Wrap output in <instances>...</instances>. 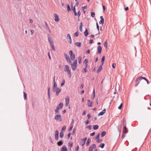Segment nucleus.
Masks as SVG:
<instances>
[{
  "label": "nucleus",
  "mask_w": 151,
  "mask_h": 151,
  "mask_svg": "<svg viewBox=\"0 0 151 151\" xmlns=\"http://www.w3.org/2000/svg\"><path fill=\"white\" fill-rule=\"evenodd\" d=\"M65 79H63V80L60 86H63L64 85V84H65Z\"/></svg>",
  "instance_id": "obj_46"
},
{
  "label": "nucleus",
  "mask_w": 151,
  "mask_h": 151,
  "mask_svg": "<svg viewBox=\"0 0 151 151\" xmlns=\"http://www.w3.org/2000/svg\"><path fill=\"white\" fill-rule=\"evenodd\" d=\"M67 11L68 12H69L71 11L70 7L68 4H67Z\"/></svg>",
  "instance_id": "obj_38"
},
{
  "label": "nucleus",
  "mask_w": 151,
  "mask_h": 151,
  "mask_svg": "<svg viewBox=\"0 0 151 151\" xmlns=\"http://www.w3.org/2000/svg\"><path fill=\"white\" fill-rule=\"evenodd\" d=\"M88 34V30L87 29H86L85 31L84 32V35L85 37H86Z\"/></svg>",
  "instance_id": "obj_28"
},
{
  "label": "nucleus",
  "mask_w": 151,
  "mask_h": 151,
  "mask_svg": "<svg viewBox=\"0 0 151 151\" xmlns=\"http://www.w3.org/2000/svg\"><path fill=\"white\" fill-rule=\"evenodd\" d=\"M139 79L141 80L142 79H143L147 81V84H149V82L148 80L145 77H143L142 76H140L138 77V79Z\"/></svg>",
  "instance_id": "obj_15"
},
{
  "label": "nucleus",
  "mask_w": 151,
  "mask_h": 151,
  "mask_svg": "<svg viewBox=\"0 0 151 151\" xmlns=\"http://www.w3.org/2000/svg\"><path fill=\"white\" fill-rule=\"evenodd\" d=\"M103 65H102V64L99 67L98 70H97V73H99L101 70L102 69V66Z\"/></svg>",
  "instance_id": "obj_20"
},
{
  "label": "nucleus",
  "mask_w": 151,
  "mask_h": 151,
  "mask_svg": "<svg viewBox=\"0 0 151 151\" xmlns=\"http://www.w3.org/2000/svg\"><path fill=\"white\" fill-rule=\"evenodd\" d=\"M91 139L89 138H88V139L86 143V145L87 146H88L89 145V143L91 142Z\"/></svg>",
  "instance_id": "obj_33"
},
{
  "label": "nucleus",
  "mask_w": 151,
  "mask_h": 151,
  "mask_svg": "<svg viewBox=\"0 0 151 151\" xmlns=\"http://www.w3.org/2000/svg\"><path fill=\"white\" fill-rule=\"evenodd\" d=\"M71 66L73 70L75 71L76 70L77 65H73V64H72L71 65Z\"/></svg>",
  "instance_id": "obj_23"
},
{
  "label": "nucleus",
  "mask_w": 151,
  "mask_h": 151,
  "mask_svg": "<svg viewBox=\"0 0 151 151\" xmlns=\"http://www.w3.org/2000/svg\"><path fill=\"white\" fill-rule=\"evenodd\" d=\"M78 34H78V31H77L74 34V36L75 37H77L78 36Z\"/></svg>",
  "instance_id": "obj_48"
},
{
  "label": "nucleus",
  "mask_w": 151,
  "mask_h": 151,
  "mask_svg": "<svg viewBox=\"0 0 151 151\" xmlns=\"http://www.w3.org/2000/svg\"><path fill=\"white\" fill-rule=\"evenodd\" d=\"M63 104L62 102L60 103L59 105L57 106V107L59 109H61L63 106Z\"/></svg>",
  "instance_id": "obj_16"
},
{
  "label": "nucleus",
  "mask_w": 151,
  "mask_h": 151,
  "mask_svg": "<svg viewBox=\"0 0 151 151\" xmlns=\"http://www.w3.org/2000/svg\"><path fill=\"white\" fill-rule=\"evenodd\" d=\"M65 58L67 61L70 60L69 57L68 56H66Z\"/></svg>",
  "instance_id": "obj_57"
},
{
  "label": "nucleus",
  "mask_w": 151,
  "mask_h": 151,
  "mask_svg": "<svg viewBox=\"0 0 151 151\" xmlns=\"http://www.w3.org/2000/svg\"><path fill=\"white\" fill-rule=\"evenodd\" d=\"M66 37L68 39H69V43H71L72 42V40L71 37L69 34H67Z\"/></svg>",
  "instance_id": "obj_11"
},
{
  "label": "nucleus",
  "mask_w": 151,
  "mask_h": 151,
  "mask_svg": "<svg viewBox=\"0 0 151 151\" xmlns=\"http://www.w3.org/2000/svg\"><path fill=\"white\" fill-rule=\"evenodd\" d=\"M71 134V133L70 132H69L68 134H67V138L68 139H69L70 138Z\"/></svg>",
  "instance_id": "obj_58"
},
{
  "label": "nucleus",
  "mask_w": 151,
  "mask_h": 151,
  "mask_svg": "<svg viewBox=\"0 0 151 151\" xmlns=\"http://www.w3.org/2000/svg\"><path fill=\"white\" fill-rule=\"evenodd\" d=\"M100 18L101 19V20L99 22V24H103L104 23V19L103 18L102 16H100Z\"/></svg>",
  "instance_id": "obj_9"
},
{
  "label": "nucleus",
  "mask_w": 151,
  "mask_h": 151,
  "mask_svg": "<svg viewBox=\"0 0 151 151\" xmlns=\"http://www.w3.org/2000/svg\"><path fill=\"white\" fill-rule=\"evenodd\" d=\"M99 128V126L98 125H94L93 126V128L94 130H96Z\"/></svg>",
  "instance_id": "obj_32"
},
{
  "label": "nucleus",
  "mask_w": 151,
  "mask_h": 151,
  "mask_svg": "<svg viewBox=\"0 0 151 151\" xmlns=\"http://www.w3.org/2000/svg\"><path fill=\"white\" fill-rule=\"evenodd\" d=\"M128 132V130L125 125L124 127L122 133H127Z\"/></svg>",
  "instance_id": "obj_8"
},
{
  "label": "nucleus",
  "mask_w": 151,
  "mask_h": 151,
  "mask_svg": "<svg viewBox=\"0 0 151 151\" xmlns=\"http://www.w3.org/2000/svg\"><path fill=\"white\" fill-rule=\"evenodd\" d=\"M64 70L65 72H67L69 77L70 78L72 76L70 70L69 69V66L67 65H65L64 68Z\"/></svg>",
  "instance_id": "obj_1"
},
{
  "label": "nucleus",
  "mask_w": 151,
  "mask_h": 151,
  "mask_svg": "<svg viewBox=\"0 0 151 151\" xmlns=\"http://www.w3.org/2000/svg\"><path fill=\"white\" fill-rule=\"evenodd\" d=\"M102 140L100 139L99 138L98 139L97 141V142L99 143H101V142H102Z\"/></svg>",
  "instance_id": "obj_53"
},
{
  "label": "nucleus",
  "mask_w": 151,
  "mask_h": 151,
  "mask_svg": "<svg viewBox=\"0 0 151 151\" xmlns=\"http://www.w3.org/2000/svg\"><path fill=\"white\" fill-rule=\"evenodd\" d=\"M45 25L46 26V30H48L49 31L50 33H51V31H50V29H49V28L48 26L47 23L46 22H45Z\"/></svg>",
  "instance_id": "obj_25"
},
{
  "label": "nucleus",
  "mask_w": 151,
  "mask_h": 151,
  "mask_svg": "<svg viewBox=\"0 0 151 151\" xmlns=\"http://www.w3.org/2000/svg\"><path fill=\"white\" fill-rule=\"evenodd\" d=\"M141 80L140 79H138V77L136 80L135 81L136 82L135 85V87H137L139 84V83L140 81Z\"/></svg>",
  "instance_id": "obj_18"
},
{
  "label": "nucleus",
  "mask_w": 151,
  "mask_h": 151,
  "mask_svg": "<svg viewBox=\"0 0 151 151\" xmlns=\"http://www.w3.org/2000/svg\"><path fill=\"white\" fill-rule=\"evenodd\" d=\"M54 16L55 17V22H58L60 19L58 15L57 14H55Z\"/></svg>",
  "instance_id": "obj_12"
},
{
  "label": "nucleus",
  "mask_w": 151,
  "mask_h": 151,
  "mask_svg": "<svg viewBox=\"0 0 151 151\" xmlns=\"http://www.w3.org/2000/svg\"><path fill=\"white\" fill-rule=\"evenodd\" d=\"M73 125H70V126L69 128V131H70L72 129L73 127Z\"/></svg>",
  "instance_id": "obj_60"
},
{
  "label": "nucleus",
  "mask_w": 151,
  "mask_h": 151,
  "mask_svg": "<svg viewBox=\"0 0 151 151\" xmlns=\"http://www.w3.org/2000/svg\"><path fill=\"white\" fill-rule=\"evenodd\" d=\"M87 68H84L82 71V72L83 73H86L87 72Z\"/></svg>",
  "instance_id": "obj_43"
},
{
  "label": "nucleus",
  "mask_w": 151,
  "mask_h": 151,
  "mask_svg": "<svg viewBox=\"0 0 151 151\" xmlns=\"http://www.w3.org/2000/svg\"><path fill=\"white\" fill-rule=\"evenodd\" d=\"M82 8L83 10H84V9H87V6H82Z\"/></svg>",
  "instance_id": "obj_61"
},
{
  "label": "nucleus",
  "mask_w": 151,
  "mask_h": 151,
  "mask_svg": "<svg viewBox=\"0 0 151 151\" xmlns=\"http://www.w3.org/2000/svg\"><path fill=\"white\" fill-rule=\"evenodd\" d=\"M49 139L50 142H51L52 143H53V141H52V137H51V136H50V137H49Z\"/></svg>",
  "instance_id": "obj_56"
},
{
  "label": "nucleus",
  "mask_w": 151,
  "mask_h": 151,
  "mask_svg": "<svg viewBox=\"0 0 151 151\" xmlns=\"http://www.w3.org/2000/svg\"><path fill=\"white\" fill-rule=\"evenodd\" d=\"M87 139V138L86 137H85L84 139H81V145L82 146H83L85 144V142L86 140Z\"/></svg>",
  "instance_id": "obj_6"
},
{
  "label": "nucleus",
  "mask_w": 151,
  "mask_h": 151,
  "mask_svg": "<svg viewBox=\"0 0 151 151\" xmlns=\"http://www.w3.org/2000/svg\"><path fill=\"white\" fill-rule=\"evenodd\" d=\"M55 139L56 141H57L59 138V132L58 130H56L55 131Z\"/></svg>",
  "instance_id": "obj_5"
},
{
  "label": "nucleus",
  "mask_w": 151,
  "mask_h": 151,
  "mask_svg": "<svg viewBox=\"0 0 151 151\" xmlns=\"http://www.w3.org/2000/svg\"><path fill=\"white\" fill-rule=\"evenodd\" d=\"M105 146V144L104 143H101L100 144V145L99 146L100 147H101V148H103L104 147V146Z\"/></svg>",
  "instance_id": "obj_47"
},
{
  "label": "nucleus",
  "mask_w": 151,
  "mask_h": 151,
  "mask_svg": "<svg viewBox=\"0 0 151 151\" xmlns=\"http://www.w3.org/2000/svg\"><path fill=\"white\" fill-rule=\"evenodd\" d=\"M65 103H69V99L68 97L67 98H66L65 99Z\"/></svg>",
  "instance_id": "obj_37"
},
{
  "label": "nucleus",
  "mask_w": 151,
  "mask_h": 151,
  "mask_svg": "<svg viewBox=\"0 0 151 151\" xmlns=\"http://www.w3.org/2000/svg\"><path fill=\"white\" fill-rule=\"evenodd\" d=\"M91 16L93 18L95 17V13L93 12L92 11L91 12Z\"/></svg>",
  "instance_id": "obj_39"
},
{
  "label": "nucleus",
  "mask_w": 151,
  "mask_h": 151,
  "mask_svg": "<svg viewBox=\"0 0 151 151\" xmlns=\"http://www.w3.org/2000/svg\"><path fill=\"white\" fill-rule=\"evenodd\" d=\"M88 101V107H91L92 106V104L93 102L92 101H91L90 100H87Z\"/></svg>",
  "instance_id": "obj_21"
},
{
  "label": "nucleus",
  "mask_w": 151,
  "mask_h": 151,
  "mask_svg": "<svg viewBox=\"0 0 151 151\" xmlns=\"http://www.w3.org/2000/svg\"><path fill=\"white\" fill-rule=\"evenodd\" d=\"M55 119L57 121H59L60 122L62 121V119L61 116L60 115H56L54 117Z\"/></svg>",
  "instance_id": "obj_3"
},
{
  "label": "nucleus",
  "mask_w": 151,
  "mask_h": 151,
  "mask_svg": "<svg viewBox=\"0 0 151 151\" xmlns=\"http://www.w3.org/2000/svg\"><path fill=\"white\" fill-rule=\"evenodd\" d=\"M69 55L70 56V57L71 60H75V54L73 53L72 50H70L69 52Z\"/></svg>",
  "instance_id": "obj_2"
},
{
  "label": "nucleus",
  "mask_w": 151,
  "mask_h": 151,
  "mask_svg": "<svg viewBox=\"0 0 151 151\" xmlns=\"http://www.w3.org/2000/svg\"><path fill=\"white\" fill-rule=\"evenodd\" d=\"M116 66V64L115 63H114L112 65V67L113 68H115Z\"/></svg>",
  "instance_id": "obj_59"
},
{
  "label": "nucleus",
  "mask_w": 151,
  "mask_h": 151,
  "mask_svg": "<svg viewBox=\"0 0 151 151\" xmlns=\"http://www.w3.org/2000/svg\"><path fill=\"white\" fill-rule=\"evenodd\" d=\"M82 26H83V24H82V22H81L80 24V26H79V29H80V31L81 32H82Z\"/></svg>",
  "instance_id": "obj_36"
},
{
  "label": "nucleus",
  "mask_w": 151,
  "mask_h": 151,
  "mask_svg": "<svg viewBox=\"0 0 151 151\" xmlns=\"http://www.w3.org/2000/svg\"><path fill=\"white\" fill-rule=\"evenodd\" d=\"M98 49V53L99 54H101L102 50V47L100 46H98L97 47Z\"/></svg>",
  "instance_id": "obj_13"
},
{
  "label": "nucleus",
  "mask_w": 151,
  "mask_h": 151,
  "mask_svg": "<svg viewBox=\"0 0 151 151\" xmlns=\"http://www.w3.org/2000/svg\"><path fill=\"white\" fill-rule=\"evenodd\" d=\"M81 43L80 42H76L75 43V45L78 47H80L81 46Z\"/></svg>",
  "instance_id": "obj_29"
},
{
  "label": "nucleus",
  "mask_w": 151,
  "mask_h": 151,
  "mask_svg": "<svg viewBox=\"0 0 151 151\" xmlns=\"http://www.w3.org/2000/svg\"><path fill=\"white\" fill-rule=\"evenodd\" d=\"M75 132H76L75 128H74L73 129V132H72V134L74 135V133Z\"/></svg>",
  "instance_id": "obj_63"
},
{
  "label": "nucleus",
  "mask_w": 151,
  "mask_h": 151,
  "mask_svg": "<svg viewBox=\"0 0 151 151\" xmlns=\"http://www.w3.org/2000/svg\"><path fill=\"white\" fill-rule=\"evenodd\" d=\"M59 109H58V108L56 107V108L55 109L54 111L55 112V114H58L59 113Z\"/></svg>",
  "instance_id": "obj_41"
},
{
  "label": "nucleus",
  "mask_w": 151,
  "mask_h": 151,
  "mask_svg": "<svg viewBox=\"0 0 151 151\" xmlns=\"http://www.w3.org/2000/svg\"><path fill=\"white\" fill-rule=\"evenodd\" d=\"M55 76L54 77V79L53 80V85L52 87V90L54 92H55L56 91V88H57V84L55 81Z\"/></svg>",
  "instance_id": "obj_4"
},
{
  "label": "nucleus",
  "mask_w": 151,
  "mask_h": 151,
  "mask_svg": "<svg viewBox=\"0 0 151 151\" xmlns=\"http://www.w3.org/2000/svg\"><path fill=\"white\" fill-rule=\"evenodd\" d=\"M93 96L91 97V99H93L95 97V96L94 89L93 90Z\"/></svg>",
  "instance_id": "obj_31"
},
{
  "label": "nucleus",
  "mask_w": 151,
  "mask_h": 151,
  "mask_svg": "<svg viewBox=\"0 0 151 151\" xmlns=\"http://www.w3.org/2000/svg\"><path fill=\"white\" fill-rule=\"evenodd\" d=\"M106 109H104L101 112H100L98 114V116H100L101 115H103L106 112Z\"/></svg>",
  "instance_id": "obj_17"
},
{
  "label": "nucleus",
  "mask_w": 151,
  "mask_h": 151,
  "mask_svg": "<svg viewBox=\"0 0 151 151\" xmlns=\"http://www.w3.org/2000/svg\"><path fill=\"white\" fill-rule=\"evenodd\" d=\"M122 105H123V104L122 103H121L120 105L119 106V107H118L119 109L120 110L121 109L122 107Z\"/></svg>",
  "instance_id": "obj_54"
},
{
  "label": "nucleus",
  "mask_w": 151,
  "mask_h": 151,
  "mask_svg": "<svg viewBox=\"0 0 151 151\" xmlns=\"http://www.w3.org/2000/svg\"><path fill=\"white\" fill-rule=\"evenodd\" d=\"M105 56H103L101 59V64L102 65H103L104 64V62L105 60Z\"/></svg>",
  "instance_id": "obj_27"
},
{
  "label": "nucleus",
  "mask_w": 151,
  "mask_h": 151,
  "mask_svg": "<svg viewBox=\"0 0 151 151\" xmlns=\"http://www.w3.org/2000/svg\"><path fill=\"white\" fill-rule=\"evenodd\" d=\"M79 146L78 145L77 146L76 148H75V150L76 151H78L79 149Z\"/></svg>",
  "instance_id": "obj_64"
},
{
  "label": "nucleus",
  "mask_w": 151,
  "mask_h": 151,
  "mask_svg": "<svg viewBox=\"0 0 151 151\" xmlns=\"http://www.w3.org/2000/svg\"><path fill=\"white\" fill-rule=\"evenodd\" d=\"M73 65H77V60H75L73 62V63L72 64Z\"/></svg>",
  "instance_id": "obj_45"
},
{
  "label": "nucleus",
  "mask_w": 151,
  "mask_h": 151,
  "mask_svg": "<svg viewBox=\"0 0 151 151\" xmlns=\"http://www.w3.org/2000/svg\"><path fill=\"white\" fill-rule=\"evenodd\" d=\"M81 60H82V58L81 56H79L78 58V63L79 64H81Z\"/></svg>",
  "instance_id": "obj_34"
},
{
  "label": "nucleus",
  "mask_w": 151,
  "mask_h": 151,
  "mask_svg": "<svg viewBox=\"0 0 151 151\" xmlns=\"http://www.w3.org/2000/svg\"><path fill=\"white\" fill-rule=\"evenodd\" d=\"M24 99H27V94L24 92Z\"/></svg>",
  "instance_id": "obj_49"
},
{
  "label": "nucleus",
  "mask_w": 151,
  "mask_h": 151,
  "mask_svg": "<svg viewBox=\"0 0 151 151\" xmlns=\"http://www.w3.org/2000/svg\"><path fill=\"white\" fill-rule=\"evenodd\" d=\"M96 146L95 144H93L91 146L89 147V151H93V149L96 148Z\"/></svg>",
  "instance_id": "obj_7"
},
{
  "label": "nucleus",
  "mask_w": 151,
  "mask_h": 151,
  "mask_svg": "<svg viewBox=\"0 0 151 151\" xmlns=\"http://www.w3.org/2000/svg\"><path fill=\"white\" fill-rule=\"evenodd\" d=\"M64 135L63 132V131H61L60 133V137L61 138H62Z\"/></svg>",
  "instance_id": "obj_35"
},
{
  "label": "nucleus",
  "mask_w": 151,
  "mask_h": 151,
  "mask_svg": "<svg viewBox=\"0 0 151 151\" xmlns=\"http://www.w3.org/2000/svg\"><path fill=\"white\" fill-rule=\"evenodd\" d=\"M66 129V127L65 126H64L62 128V131H65Z\"/></svg>",
  "instance_id": "obj_55"
},
{
  "label": "nucleus",
  "mask_w": 151,
  "mask_h": 151,
  "mask_svg": "<svg viewBox=\"0 0 151 151\" xmlns=\"http://www.w3.org/2000/svg\"><path fill=\"white\" fill-rule=\"evenodd\" d=\"M61 151H67V149L65 145H63L62 147Z\"/></svg>",
  "instance_id": "obj_22"
},
{
  "label": "nucleus",
  "mask_w": 151,
  "mask_h": 151,
  "mask_svg": "<svg viewBox=\"0 0 151 151\" xmlns=\"http://www.w3.org/2000/svg\"><path fill=\"white\" fill-rule=\"evenodd\" d=\"M106 134V132L105 131L102 132L101 134V137H104Z\"/></svg>",
  "instance_id": "obj_30"
},
{
  "label": "nucleus",
  "mask_w": 151,
  "mask_h": 151,
  "mask_svg": "<svg viewBox=\"0 0 151 151\" xmlns=\"http://www.w3.org/2000/svg\"><path fill=\"white\" fill-rule=\"evenodd\" d=\"M100 133H98L96 136V137H95V139H98L99 137V136H100Z\"/></svg>",
  "instance_id": "obj_52"
},
{
  "label": "nucleus",
  "mask_w": 151,
  "mask_h": 151,
  "mask_svg": "<svg viewBox=\"0 0 151 151\" xmlns=\"http://www.w3.org/2000/svg\"><path fill=\"white\" fill-rule=\"evenodd\" d=\"M61 91V89L60 88H56V96H58L60 93Z\"/></svg>",
  "instance_id": "obj_14"
},
{
  "label": "nucleus",
  "mask_w": 151,
  "mask_h": 151,
  "mask_svg": "<svg viewBox=\"0 0 151 151\" xmlns=\"http://www.w3.org/2000/svg\"><path fill=\"white\" fill-rule=\"evenodd\" d=\"M104 45L106 48V49L108 47L107 40H106L105 42H104Z\"/></svg>",
  "instance_id": "obj_44"
},
{
  "label": "nucleus",
  "mask_w": 151,
  "mask_h": 151,
  "mask_svg": "<svg viewBox=\"0 0 151 151\" xmlns=\"http://www.w3.org/2000/svg\"><path fill=\"white\" fill-rule=\"evenodd\" d=\"M73 124H74V120L73 119H72L71 122L70 123V125H73Z\"/></svg>",
  "instance_id": "obj_62"
},
{
  "label": "nucleus",
  "mask_w": 151,
  "mask_h": 151,
  "mask_svg": "<svg viewBox=\"0 0 151 151\" xmlns=\"http://www.w3.org/2000/svg\"><path fill=\"white\" fill-rule=\"evenodd\" d=\"M73 145V142L72 141H70L68 143V145L69 147H72Z\"/></svg>",
  "instance_id": "obj_42"
},
{
  "label": "nucleus",
  "mask_w": 151,
  "mask_h": 151,
  "mask_svg": "<svg viewBox=\"0 0 151 151\" xmlns=\"http://www.w3.org/2000/svg\"><path fill=\"white\" fill-rule=\"evenodd\" d=\"M88 60L87 59H85L83 61V63H85V64H87V63L88 62Z\"/></svg>",
  "instance_id": "obj_50"
},
{
  "label": "nucleus",
  "mask_w": 151,
  "mask_h": 151,
  "mask_svg": "<svg viewBox=\"0 0 151 151\" xmlns=\"http://www.w3.org/2000/svg\"><path fill=\"white\" fill-rule=\"evenodd\" d=\"M81 12H80V10H79L78 12V13H77V15H78V21L79 20V17L81 15Z\"/></svg>",
  "instance_id": "obj_40"
},
{
  "label": "nucleus",
  "mask_w": 151,
  "mask_h": 151,
  "mask_svg": "<svg viewBox=\"0 0 151 151\" xmlns=\"http://www.w3.org/2000/svg\"><path fill=\"white\" fill-rule=\"evenodd\" d=\"M117 128L118 131L119 133H120L121 132V129L122 128V125L121 124L119 125L117 127Z\"/></svg>",
  "instance_id": "obj_19"
},
{
  "label": "nucleus",
  "mask_w": 151,
  "mask_h": 151,
  "mask_svg": "<svg viewBox=\"0 0 151 151\" xmlns=\"http://www.w3.org/2000/svg\"><path fill=\"white\" fill-rule=\"evenodd\" d=\"M51 46V47L52 49L54 51H55V47H54V44H52V45H50Z\"/></svg>",
  "instance_id": "obj_51"
},
{
  "label": "nucleus",
  "mask_w": 151,
  "mask_h": 151,
  "mask_svg": "<svg viewBox=\"0 0 151 151\" xmlns=\"http://www.w3.org/2000/svg\"><path fill=\"white\" fill-rule=\"evenodd\" d=\"M71 6L72 10L73 11V12L74 13V15L75 16H77V13L76 12V8H75V6H74L73 8V4H71Z\"/></svg>",
  "instance_id": "obj_10"
},
{
  "label": "nucleus",
  "mask_w": 151,
  "mask_h": 151,
  "mask_svg": "<svg viewBox=\"0 0 151 151\" xmlns=\"http://www.w3.org/2000/svg\"><path fill=\"white\" fill-rule=\"evenodd\" d=\"M48 41L50 45H52V44H54L53 42V40L51 38L48 39Z\"/></svg>",
  "instance_id": "obj_24"
},
{
  "label": "nucleus",
  "mask_w": 151,
  "mask_h": 151,
  "mask_svg": "<svg viewBox=\"0 0 151 151\" xmlns=\"http://www.w3.org/2000/svg\"><path fill=\"white\" fill-rule=\"evenodd\" d=\"M63 141L62 140L59 141V142H58L57 144L58 145V146H60L61 145H62L63 144Z\"/></svg>",
  "instance_id": "obj_26"
}]
</instances>
